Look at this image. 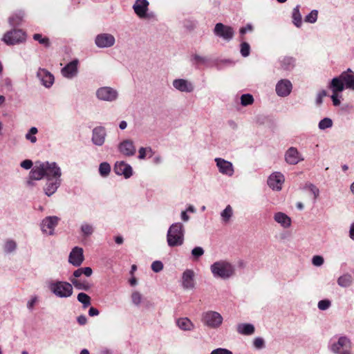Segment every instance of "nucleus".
<instances>
[{
	"label": "nucleus",
	"mask_w": 354,
	"mask_h": 354,
	"mask_svg": "<svg viewBox=\"0 0 354 354\" xmlns=\"http://www.w3.org/2000/svg\"><path fill=\"white\" fill-rule=\"evenodd\" d=\"M33 163L30 160H25L20 163V166L25 169H30Z\"/></svg>",
	"instance_id": "58"
},
{
	"label": "nucleus",
	"mask_w": 354,
	"mask_h": 354,
	"mask_svg": "<svg viewBox=\"0 0 354 354\" xmlns=\"http://www.w3.org/2000/svg\"><path fill=\"white\" fill-rule=\"evenodd\" d=\"M331 306V301L328 299L320 300L317 304V307L321 310H326Z\"/></svg>",
	"instance_id": "49"
},
{
	"label": "nucleus",
	"mask_w": 354,
	"mask_h": 354,
	"mask_svg": "<svg viewBox=\"0 0 354 354\" xmlns=\"http://www.w3.org/2000/svg\"><path fill=\"white\" fill-rule=\"evenodd\" d=\"M149 5V3L147 0H136L133 8L140 19H149L151 15L148 13Z\"/></svg>",
	"instance_id": "18"
},
{
	"label": "nucleus",
	"mask_w": 354,
	"mask_h": 354,
	"mask_svg": "<svg viewBox=\"0 0 354 354\" xmlns=\"http://www.w3.org/2000/svg\"><path fill=\"white\" fill-rule=\"evenodd\" d=\"M204 250L201 247H196L192 250V254L195 259H198L199 257L204 254Z\"/></svg>",
	"instance_id": "51"
},
{
	"label": "nucleus",
	"mask_w": 354,
	"mask_h": 354,
	"mask_svg": "<svg viewBox=\"0 0 354 354\" xmlns=\"http://www.w3.org/2000/svg\"><path fill=\"white\" fill-rule=\"evenodd\" d=\"M333 120L329 118H324L321 120L318 124V127L320 130H326L327 129H330L333 127Z\"/></svg>",
	"instance_id": "41"
},
{
	"label": "nucleus",
	"mask_w": 354,
	"mask_h": 354,
	"mask_svg": "<svg viewBox=\"0 0 354 354\" xmlns=\"http://www.w3.org/2000/svg\"><path fill=\"white\" fill-rule=\"evenodd\" d=\"M284 160L290 165H296L304 160L303 154L295 147H290L284 153Z\"/></svg>",
	"instance_id": "10"
},
{
	"label": "nucleus",
	"mask_w": 354,
	"mask_h": 354,
	"mask_svg": "<svg viewBox=\"0 0 354 354\" xmlns=\"http://www.w3.org/2000/svg\"><path fill=\"white\" fill-rule=\"evenodd\" d=\"M99 310L95 308L91 307L90 309L88 310V315L91 317L97 316L99 315Z\"/></svg>",
	"instance_id": "63"
},
{
	"label": "nucleus",
	"mask_w": 354,
	"mask_h": 354,
	"mask_svg": "<svg viewBox=\"0 0 354 354\" xmlns=\"http://www.w3.org/2000/svg\"><path fill=\"white\" fill-rule=\"evenodd\" d=\"M250 47L246 42H243L241 44V53L243 57H248L250 54Z\"/></svg>",
	"instance_id": "53"
},
{
	"label": "nucleus",
	"mask_w": 354,
	"mask_h": 354,
	"mask_svg": "<svg viewBox=\"0 0 354 354\" xmlns=\"http://www.w3.org/2000/svg\"><path fill=\"white\" fill-rule=\"evenodd\" d=\"M62 180L59 179H47L46 183L44 187V192L48 196L53 195L59 187Z\"/></svg>",
	"instance_id": "27"
},
{
	"label": "nucleus",
	"mask_w": 354,
	"mask_h": 354,
	"mask_svg": "<svg viewBox=\"0 0 354 354\" xmlns=\"http://www.w3.org/2000/svg\"><path fill=\"white\" fill-rule=\"evenodd\" d=\"M195 272L193 270H185L181 277V286L185 290H192L196 287Z\"/></svg>",
	"instance_id": "14"
},
{
	"label": "nucleus",
	"mask_w": 354,
	"mask_h": 354,
	"mask_svg": "<svg viewBox=\"0 0 354 354\" xmlns=\"http://www.w3.org/2000/svg\"><path fill=\"white\" fill-rule=\"evenodd\" d=\"M95 97L100 102H114L119 97L118 91L111 86H104L97 88L95 91Z\"/></svg>",
	"instance_id": "5"
},
{
	"label": "nucleus",
	"mask_w": 354,
	"mask_h": 354,
	"mask_svg": "<svg viewBox=\"0 0 354 354\" xmlns=\"http://www.w3.org/2000/svg\"><path fill=\"white\" fill-rule=\"evenodd\" d=\"M236 331L243 335H252L254 333L255 328L252 324L241 323L237 324Z\"/></svg>",
	"instance_id": "31"
},
{
	"label": "nucleus",
	"mask_w": 354,
	"mask_h": 354,
	"mask_svg": "<svg viewBox=\"0 0 354 354\" xmlns=\"http://www.w3.org/2000/svg\"><path fill=\"white\" fill-rule=\"evenodd\" d=\"M118 151L125 156H133L135 155L136 149L133 140L125 139L120 142L118 145Z\"/></svg>",
	"instance_id": "22"
},
{
	"label": "nucleus",
	"mask_w": 354,
	"mask_h": 354,
	"mask_svg": "<svg viewBox=\"0 0 354 354\" xmlns=\"http://www.w3.org/2000/svg\"><path fill=\"white\" fill-rule=\"evenodd\" d=\"M59 218L56 216H46L40 224L42 233L46 236H53L55 234V229L58 225Z\"/></svg>",
	"instance_id": "8"
},
{
	"label": "nucleus",
	"mask_w": 354,
	"mask_h": 354,
	"mask_svg": "<svg viewBox=\"0 0 354 354\" xmlns=\"http://www.w3.org/2000/svg\"><path fill=\"white\" fill-rule=\"evenodd\" d=\"M95 232V227L92 223L86 221L82 222L80 225V233L82 237L86 239L93 235Z\"/></svg>",
	"instance_id": "30"
},
{
	"label": "nucleus",
	"mask_w": 354,
	"mask_h": 354,
	"mask_svg": "<svg viewBox=\"0 0 354 354\" xmlns=\"http://www.w3.org/2000/svg\"><path fill=\"white\" fill-rule=\"evenodd\" d=\"M210 354H233V353L229 349L224 348H218L214 349Z\"/></svg>",
	"instance_id": "57"
},
{
	"label": "nucleus",
	"mask_w": 354,
	"mask_h": 354,
	"mask_svg": "<svg viewBox=\"0 0 354 354\" xmlns=\"http://www.w3.org/2000/svg\"><path fill=\"white\" fill-rule=\"evenodd\" d=\"M47 286L52 294L59 298H68L73 293L72 284L65 281L50 280Z\"/></svg>",
	"instance_id": "3"
},
{
	"label": "nucleus",
	"mask_w": 354,
	"mask_h": 354,
	"mask_svg": "<svg viewBox=\"0 0 354 354\" xmlns=\"http://www.w3.org/2000/svg\"><path fill=\"white\" fill-rule=\"evenodd\" d=\"M77 321L80 325H85L87 323V318L85 315H80L77 318Z\"/></svg>",
	"instance_id": "61"
},
{
	"label": "nucleus",
	"mask_w": 354,
	"mask_h": 354,
	"mask_svg": "<svg viewBox=\"0 0 354 354\" xmlns=\"http://www.w3.org/2000/svg\"><path fill=\"white\" fill-rule=\"evenodd\" d=\"M292 90V84L288 79H281L275 86V91L278 96L285 97L288 96Z\"/></svg>",
	"instance_id": "19"
},
{
	"label": "nucleus",
	"mask_w": 354,
	"mask_h": 354,
	"mask_svg": "<svg viewBox=\"0 0 354 354\" xmlns=\"http://www.w3.org/2000/svg\"><path fill=\"white\" fill-rule=\"evenodd\" d=\"M305 188L311 193L315 199H317L319 197L320 192L319 188L315 185L312 183H307L305 185Z\"/></svg>",
	"instance_id": "43"
},
{
	"label": "nucleus",
	"mask_w": 354,
	"mask_h": 354,
	"mask_svg": "<svg viewBox=\"0 0 354 354\" xmlns=\"http://www.w3.org/2000/svg\"><path fill=\"white\" fill-rule=\"evenodd\" d=\"M44 162L45 177L46 179L62 180V171L61 167L55 162L46 161Z\"/></svg>",
	"instance_id": "11"
},
{
	"label": "nucleus",
	"mask_w": 354,
	"mask_h": 354,
	"mask_svg": "<svg viewBox=\"0 0 354 354\" xmlns=\"http://www.w3.org/2000/svg\"><path fill=\"white\" fill-rule=\"evenodd\" d=\"M79 60L75 59L68 63L61 70L62 75L68 80H72L78 75Z\"/></svg>",
	"instance_id": "20"
},
{
	"label": "nucleus",
	"mask_w": 354,
	"mask_h": 354,
	"mask_svg": "<svg viewBox=\"0 0 354 354\" xmlns=\"http://www.w3.org/2000/svg\"><path fill=\"white\" fill-rule=\"evenodd\" d=\"M176 325L183 331H192L195 329V324L187 317L178 318Z\"/></svg>",
	"instance_id": "29"
},
{
	"label": "nucleus",
	"mask_w": 354,
	"mask_h": 354,
	"mask_svg": "<svg viewBox=\"0 0 354 354\" xmlns=\"http://www.w3.org/2000/svg\"><path fill=\"white\" fill-rule=\"evenodd\" d=\"M26 40V34L21 30H13L6 32L3 37V41L7 45H15Z\"/></svg>",
	"instance_id": "12"
},
{
	"label": "nucleus",
	"mask_w": 354,
	"mask_h": 354,
	"mask_svg": "<svg viewBox=\"0 0 354 354\" xmlns=\"http://www.w3.org/2000/svg\"><path fill=\"white\" fill-rule=\"evenodd\" d=\"M214 161L218 171L221 174L228 177H231L234 175V167L232 162L222 158H216Z\"/></svg>",
	"instance_id": "16"
},
{
	"label": "nucleus",
	"mask_w": 354,
	"mask_h": 354,
	"mask_svg": "<svg viewBox=\"0 0 354 354\" xmlns=\"http://www.w3.org/2000/svg\"><path fill=\"white\" fill-rule=\"evenodd\" d=\"M37 77L46 88H50L54 84L53 75L46 69L39 68L37 72Z\"/></svg>",
	"instance_id": "24"
},
{
	"label": "nucleus",
	"mask_w": 354,
	"mask_h": 354,
	"mask_svg": "<svg viewBox=\"0 0 354 354\" xmlns=\"http://www.w3.org/2000/svg\"><path fill=\"white\" fill-rule=\"evenodd\" d=\"M317 17L318 11L316 10H313L308 15L306 16L304 20L306 22L314 24L317 21Z\"/></svg>",
	"instance_id": "46"
},
{
	"label": "nucleus",
	"mask_w": 354,
	"mask_h": 354,
	"mask_svg": "<svg viewBox=\"0 0 354 354\" xmlns=\"http://www.w3.org/2000/svg\"><path fill=\"white\" fill-rule=\"evenodd\" d=\"M295 60L291 57H284L280 60L281 68L283 71H290L295 67Z\"/></svg>",
	"instance_id": "34"
},
{
	"label": "nucleus",
	"mask_w": 354,
	"mask_h": 354,
	"mask_svg": "<svg viewBox=\"0 0 354 354\" xmlns=\"http://www.w3.org/2000/svg\"><path fill=\"white\" fill-rule=\"evenodd\" d=\"M252 30V26L251 24H248L245 27H243L240 29V33L243 35L246 33L248 31Z\"/></svg>",
	"instance_id": "62"
},
{
	"label": "nucleus",
	"mask_w": 354,
	"mask_h": 354,
	"mask_svg": "<svg viewBox=\"0 0 354 354\" xmlns=\"http://www.w3.org/2000/svg\"><path fill=\"white\" fill-rule=\"evenodd\" d=\"M77 300L82 304L84 308L91 305V297L84 292H80L77 295Z\"/></svg>",
	"instance_id": "40"
},
{
	"label": "nucleus",
	"mask_w": 354,
	"mask_h": 354,
	"mask_svg": "<svg viewBox=\"0 0 354 354\" xmlns=\"http://www.w3.org/2000/svg\"><path fill=\"white\" fill-rule=\"evenodd\" d=\"M44 162H37L29 173L28 183L31 184V180H39L45 177Z\"/></svg>",
	"instance_id": "25"
},
{
	"label": "nucleus",
	"mask_w": 354,
	"mask_h": 354,
	"mask_svg": "<svg viewBox=\"0 0 354 354\" xmlns=\"http://www.w3.org/2000/svg\"><path fill=\"white\" fill-rule=\"evenodd\" d=\"M349 237L354 241V222L351 224L349 227Z\"/></svg>",
	"instance_id": "64"
},
{
	"label": "nucleus",
	"mask_w": 354,
	"mask_h": 354,
	"mask_svg": "<svg viewBox=\"0 0 354 354\" xmlns=\"http://www.w3.org/2000/svg\"><path fill=\"white\" fill-rule=\"evenodd\" d=\"M285 183V176L280 171H274L271 173L267 179L268 187L274 192H280Z\"/></svg>",
	"instance_id": "9"
},
{
	"label": "nucleus",
	"mask_w": 354,
	"mask_h": 354,
	"mask_svg": "<svg viewBox=\"0 0 354 354\" xmlns=\"http://www.w3.org/2000/svg\"><path fill=\"white\" fill-rule=\"evenodd\" d=\"M38 301V297L37 296H32L30 298V299L27 301L26 306L27 308L32 311L34 309L35 306Z\"/></svg>",
	"instance_id": "55"
},
{
	"label": "nucleus",
	"mask_w": 354,
	"mask_h": 354,
	"mask_svg": "<svg viewBox=\"0 0 354 354\" xmlns=\"http://www.w3.org/2000/svg\"><path fill=\"white\" fill-rule=\"evenodd\" d=\"M233 216V209L231 205H228L221 212V221L223 223H228Z\"/></svg>",
	"instance_id": "36"
},
{
	"label": "nucleus",
	"mask_w": 354,
	"mask_h": 354,
	"mask_svg": "<svg viewBox=\"0 0 354 354\" xmlns=\"http://www.w3.org/2000/svg\"><path fill=\"white\" fill-rule=\"evenodd\" d=\"M299 6H297L293 8L292 13V23L297 28H300L302 25V17L299 11Z\"/></svg>",
	"instance_id": "35"
},
{
	"label": "nucleus",
	"mask_w": 354,
	"mask_h": 354,
	"mask_svg": "<svg viewBox=\"0 0 354 354\" xmlns=\"http://www.w3.org/2000/svg\"><path fill=\"white\" fill-rule=\"evenodd\" d=\"M173 87L181 93H190L195 89L194 83L187 79L177 78L172 82Z\"/></svg>",
	"instance_id": "15"
},
{
	"label": "nucleus",
	"mask_w": 354,
	"mask_h": 354,
	"mask_svg": "<svg viewBox=\"0 0 354 354\" xmlns=\"http://www.w3.org/2000/svg\"><path fill=\"white\" fill-rule=\"evenodd\" d=\"M33 39L35 41H39V44L44 45V46H49L50 41L48 37H43L41 34H35L33 35Z\"/></svg>",
	"instance_id": "47"
},
{
	"label": "nucleus",
	"mask_w": 354,
	"mask_h": 354,
	"mask_svg": "<svg viewBox=\"0 0 354 354\" xmlns=\"http://www.w3.org/2000/svg\"><path fill=\"white\" fill-rule=\"evenodd\" d=\"M114 171L118 176H123L126 179L133 175V169L124 161H117L114 165Z\"/></svg>",
	"instance_id": "23"
},
{
	"label": "nucleus",
	"mask_w": 354,
	"mask_h": 354,
	"mask_svg": "<svg viewBox=\"0 0 354 354\" xmlns=\"http://www.w3.org/2000/svg\"><path fill=\"white\" fill-rule=\"evenodd\" d=\"M324 259L323 257H322L320 255H315V256H313L312 258V263L315 266L319 267L324 264Z\"/></svg>",
	"instance_id": "54"
},
{
	"label": "nucleus",
	"mask_w": 354,
	"mask_h": 354,
	"mask_svg": "<svg viewBox=\"0 0 354 354\" xmlns=\"http://www.w3.org/2000/svg\"><path fill=\"white\" fill-rule=\"evenodd\" d=\"M106 136L105 127L102 126L95 127L92 131V143L97 147L102 146L105 143Z\"/></svg>",
	"instance_id": "21"
},
{
	"label": "nucleus",
	"mask_w": 354,
	"mask_h": 354,
	"mask_svg": "<svg viewBox=\"0 0 354 354\" xmlns=\"http://www.w3.org/2000/svg\"><path fill=\"white\" fill-rule=\"evenodd\" d=\"M94 42L99 48H109L115 46L116 39L113 34L101 32L95 36Z\"/></svg>",
	"instance_id": "7"
},
{
	"label": "nucleus",
	"mask_w": 354,
	"mask_h": 354,
	"mask_svg": "<svg viewBox=\"0 0 354 354\" xmlns=\"http://www.w3.org/2000/svg\"><path fill=\"white\" fill-rule=\"evenodd\" d=\"M329 87L332 90V92H333V95H331V99H332L333 105L337 106L341 104V101L339 100L341 95H339V93L341 92H342L343 91H336L331 82L330 83Z\"/></svg>",
	"instance_id": "38"
},
{
	"label": "nucleus",
	"mask_w": 354,
	"mask_h": 354,
	"mask_svg": "<svg viewBox=\"0 0 354 354\" xmlns=\"http://www.w3.org/2000/svg\"><path fill=\"white\" fill-rule=\"evenodd\" d=\"M3 248L6 252L10 253L17 248V243L13 240H7L4 243Z\"/></svg>",
	"instance_id": "45"
},
{
	"label": "nucleus",
	"mask_w": 354,
	"mask_h": 354,
	"mask_svg": "<svg viewBox=\"0 0 354 354\" xmlns=\"http://www.w3.org/2000/svg\"><path fill=\"white\" fill-rule=\"evenodd\" d=\"M83 249L80 247H75L71 252L68 261L74 266H80L84 261Z\"/></svg>",
	"instance_id": "26"
},
{
	"label": "nucleus",
	"mask_w": 354,
	"mask_h": 354,
	"mask_svg": "<svg viewBox=\"0 0 354 354\" xmlns=\"http://www.w3.org/2000/svg\"><path fill=\"white\" fill-rule=\"evenodd\" d=\"M326 95V93L325 91H322L319 92L316 98V102L317 104H321L322 103L323 98Z\"/></svg>",
	"instance_id": "59"
},
{
	"label": "nucleus",
	"mask_w": 354,
	"mask_h": 354,
	"mask_svg": "<svg viewBox=\"0 0 354 354\" xmlns=\"http://www.w3.org/2000/svg\"><path fill=\"white\" fill-rule=\"evenodd\" d=\"M274 221L279 224L283 228H289L292 225V219L286 214L278 212L273 216Z\"/></svg>",
	"instance_id": "28"
},
{
	"label": "nucleus",
	"mask_w": 354,
	"mask_h": 354,
	"mask_svg": "<svg viewBox=\"0 0 354 354\" xmlns=\"http://www.w3.org/2000/svg\"><path fill=\"white\" fill-rule=\"evenodd\" d=\"M185 228L183 223L176 222L172 223L167 232V243L171 248L178 247L183 244Z\"/></svg>",
	"instance_id": "2"
},
{
	"label": "nucleus",
	"mask_w": 354,
	"mask_h": 354,
	"mask_svg": "<svg viewBox=\"0 0 354 354\" xmlns=\"http://www.w3.org/2000/svg\"><path fill=\"white\" fill-rule=\"evenodd\" d=\"M201 320L207 328L217 329L222 326L223 317L218 312L207 310L202 314Z\"/></svg>",
	"instance_id": "6"
},
{
	"label": "nucleus",
	"mask_w": 354,
	"mask_h": 354,
	"mask_svg": "<svg viewBox=\"0 0 354 354\" xmlns=\"http://www.w3.org/2000/svg\"><path fill=\"white\" fill-rule=\"evenodd\" d=\"M69 280L71 282L72 286H74V287L77 290L87 291L91 287V284L85 280L75 278H69Z\"/></svg>",
	"instance_id": "33"
},
{
	"label": "nucleus",
	"mask_w": 354,
	"mask_h": 354,
	"mask_svg": "<svg viewBox=\"0 0 354 354\" xmlns=\"http://www.w3.org/2000/svg\"><path fill=\"white\" fill-rule=\"evenodd\" d=\"M330 82L336 91H344L345 88L354 91V72L348 68L338 77L332 79Z\"/></svg>",
	"instance_id": "4"
},
{
	"label": "nucleus",
	"mask_w": 354,
	"mask_h": 354,
	"mask_svg": "<svg viewBox=\"0 0 354 354\" xmlns=\"http://www.w3.org/2000/svg\"><path fill=\"white\" fill-rule=\"evenodd\" d=\"M214 33L225 41H230L234 37V30L230 26H225L222 23H218L215 25Z\"/></svg>",
	"instance_id": "17"
},
{
	"label": "nucleus",
	"mask_w": 354,
	"mask_h": 354,
	"mask_svg": "<svg viewBox=\"0 0 354 354\" xmlns=\"http://www.w3.org/2000/svg\"><path fill=\"white\" fill-rule=\"evenodd\" d=\"M131 300L133 304L138 306L142 301V296L139 292L135 291L131 295Z\"/></svg>",
	"instance_id": "48"
},
{
	"label": "nucleus",
	"mask_w": 354,
	"mask_h": 354,
	"mask_svg": "<svg viewBox=\"0 0 354 354\" xmlns=\"http://www.w3.org/2000/svg\"><path fill=\"white\" fill-rule=\"evenodd\" d=\"M151 269L155 272H159L163 269V264L160 261H155L151 264Z\"/></svg>",
	"instance_id": "56"
},
{
	"label": "nucleus",
	"mask_w": 354,
	"mask_h": 354,
	"mask_svg": "<svg viewBox=\"0 0 354 354\" xmlns=\"http://www.w3.org/2000/svg\"><path fill=\"white\" fill-rule=\"evenodd\" d=\"M353 277L349 273H344L337 278V283L342 288H348L353 283Z\"/></svg>",
	"instance_id": "32"
},
{
	"label": "nucleus",
	"mask_w": 354,
	"mask_h": 354,
	"mask_svg": "<svg viewBox=\"0 0 354 354\" xmlns=\"http://www.w3.org/2000/svg\"><path fill=\"white\" fill-rule=\"evenodd\" d=\"M214 278L223 281L229 280L236 275V267L230 261L220 259L214 262L209 267Z\"/></svg>",
	"instance_id": "1"
},
{
	"label": "nucleus",
	"mask_w": 354,
	"mask_h": 354,
	"mask_svg": "<svg viewBox=\"0 0 354 354\" xmlns=\"http://www.w3.org/2000/svg\"><path fill=\"white\" fill-rule=\"evenodd\" d=\"M191 60L194 64H204L207 59L205 57H202L198 54H194L191 57Z\"/></svg>",
	"instance_id": "52"
},
{
	"label": "nucleus",
	"mask_w": 354,
	"mask_h": 354,
	"mask_svg": "<svg viewBox=\"0 0 354 354\" xmlns=\"http://www.w3.org/2000/svg\"><path fill=\"white\" fill-rule=\"evenodd\" d=\"M99 172L102 177H106L111 172V166L106 162H102L99 166Z\"/></svg>",
	"instance_id": "42"
},
{
	"label": "nucleus",
	"mask_w": 354,
	"mask_h": 354,
	"mask_svg": "<svg viewBox=\"0 0 354 354\" xmlns=\"http://www.w3.org/2000/svg\"><path fill=\"white\" fill-rule=\"evenodd\" d=\"M252 344L254 347L257 349H262L265 347V341L262 337H255Z\"/></svg>",
	"instance_id": "50"
},
{
	"label": "nucleus",
	"mask_w": 354,
	"mask_h": 354,
	"mask_svg": "<svg viewBox=\"0 0 354 354\" xmlns=\"http://www.w3.org/2000/svg\"><path fill=\"white\" fill-rule=\"evenodd\" d=\"M351 339L348 337L341 336L337 342L331 344L330 350L335 354H342L345 350L351 351Z\"/></svg>",
	"instance_id": "13"
},
{
	"label": "nucleus",
	"mask_w": 354,
	"mask_h": 354,
	"mask_svg": "<svg viewBox=\"0 0 354 354\" xmlns=\"http://www.w3.org/2000/svg\"><path fill=\"white\" fill-rule=\"evenodd\" d=\"M38 133V129L37 127H31L28 132L25 135V138L27 140L30 141L31 143L34 144L37 142V139L36 137V134Z\"/></svg>",
	"instance_id": "39"
},
{
	"label": "nucleus",
	"mask_w": 354,
	"mask_h": 354,
	"mask_svg": "<svg viewBox=\"0 0 354 354\" xmlns=\"http://www.w3.org/2000/svg\"><path fill=\"white\" fill-rule=\"evenodd\" d=\"M82 271V274H84L86 277H90L93 274V270L90 267L81 268Z\"/></svg>",
	"instance_id": "60"
},
{
	"label": "nucleus",
	"mask_w": 354,
	"mask_h": 354,
	"mask_svg": "<svg viewBox=\"0 0 354 354\" xmlns=\"http://www.w3.org/2000/svg\"><path fill=\"white\" fill-rule=\"evenodd\" d=\"M154 154V151H153L152 148L151 147H140L138 150V159L140 160H144L146 158L151 157Z\"/></svg>",
	"instance_id": "37"
},
{
	"label": "nucleus",
	"mask_w": 354,
	"mask_h": 354,
	"mask_svg": "<svg viewBox=\"0 0 354 354\" xmlns=\"http://www.w3.org/2000/svg\"><path fill=\"white\" fill-rule=\"evenodd\" d=\"M254 102V97L250 94H243L241 96V104L243 106L251 105Z\"/></svg>",
	"instance_id": "44"
}]
</instances>
